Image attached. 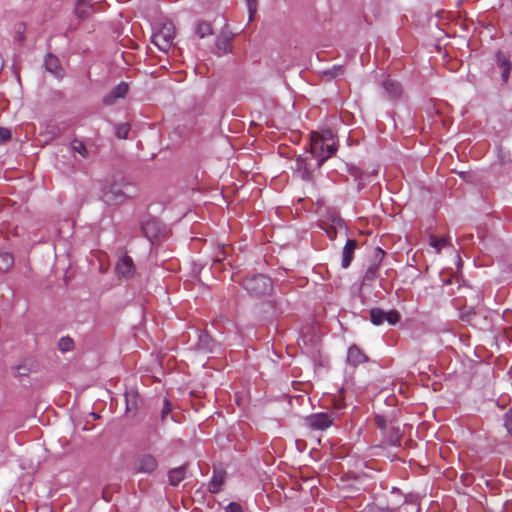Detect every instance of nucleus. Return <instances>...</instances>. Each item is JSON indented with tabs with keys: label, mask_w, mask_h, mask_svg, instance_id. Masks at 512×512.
<instances>
[{
	"label": "nucleus",
	"mask_w": 512,
	"mask_h": 512,
	"mask_svg": "<svg viewBox=\"0 0 512 512\" xmlns=\"http://www.w3.org/2000/svg\"><path fill=\"white\" fill-rule=\"evenodd\" d=\"M337 151L334 134L331 130H324L321 133L312 132L310 137V152L318 159V166L333 156Z\"/></svg>",
	"instance_id": "nucleus-1"
},
{
	"label": "nucleus",
	"mask_w": 512,
	"mask_h": 512,
	"mask_svg": "<svg viewBox=\"0 0 512 512\" xmlns=\"http://www.w3.org/2000/svg\"><path fill=\"white\" fill-rule=\"evenodd\" d=\"M132 191L131 185L124 183V177L120 172L105 179L102 187V199L108 204H118L127 199Z\"/></svg>",
	"instance_id": "nucleus-2"
},
{
	"label": "nucleus",
	"mask_w": 512,
	"mask_h": 512,
	"mask_svg": "<svg viewBox=\"0 0 512 512\" xmlns=\"http://www.w3.org/2000/svg\"><path fill=\"white\" fill-rule=\"evenodd\" d=\"M243 286L250 295L263 297L271 292L272 280L264 274L252 275L245 278Z\"/></svg>",
	"instance_id": "nucleus-3"
},
{
	"label": "nucleus",
	"mask_w": 512,
	"mask_h": 512,
	"mask_svg": "<svg viewBox=\"0 0 512 512\" xmlns=\"http://www.w3.org/2000/svg\"><path fill=\"white\" fill-rule=\"evenodd\" d=\"M175 38V27L171 22H164L152 35V43L162 52L168 53Z\"/></svg>",
	"instance_id": "nucleus-4"
},
{
	"label": "nucleus",
	"mask_w": 512,
	"mask_h": 512,
	"mask_svg": "<svg viewBox=\"0 0 512 512\" xmlns=\"http://www.w3.org/2000/svg\"><path fill=\"white\" fill-rule=\"evenodd\" d=\"M336 418V412L314 413L305 418V424L311 430L324 431L333 425Z\"/></svg>",
	"instance_id": "nucleus-5"
},
{
	"label": "nucleus",
	"mask_w": 512,
	"mask_h": 512,
	"mask_svg": "<svg viewBox=\"0 0 512 512\" xmlns=\"http://www.w3.org/2000/svg\"><path fill=\"white\" fill-rule=\"evenodd\" d=\"M128 92V83L122 81L102 97V104L106 107H113L120 100H124Z\"/></svg>",
	"instance_id": "nucleus-6"
},
{
	"label": "nucleus",
	"mask_w": 512,
	"mask_h": 512,
	"mask_svg": "<svg viewBox=\"0 0 512 512\" xmlns=\"http://www.w3.org/2000/svg\"><path fill=\"white\" fill-rule=\"evenodd\" d=\"M116 274L119 277L131 278L136 271V267L133 259L126 254L124 251H120L118 254V260L115 265Z\"/></svg>",
	"instance_id": "nucleus-7"
},
{
	"label": "nucleus",
	"mask_w": 512,
	"mask_h": 512,
	"mask_svg": "<svg viewBox=\"0 0 512 512\" xmlns=\"http://www.w3.org/2000/svg\"><path fill=\"white\" fill-rule=\"evenodd\" d=\"M370 320L374 325H381L385 321L389 324L394 325L400 320V314L396 310H390L385 312L380 308H373L370 311Z\"/></svg>",
	"instance_id": "nucleus-8"
},
{
	"label": "nucleus",
	"mask_w": 512,
	"mask_h": 512,
	"mask_svg": "<svg viewBox=\"0 0 512 512\" xmlns=\"http://www.w3.org/2000/svg\"><path fill=\"white\" fill-rule=\"evenodd\" d=\"M496 67L501 72V80L506 83L509 79L512 63L509 56L498 51L496 53Z\"/></svg>",
	"instance_id": "nucleus-9"
},
{
	"label": "nucleus",
	"mask_w": 512,
	"mask_h": 512,
	"mask_svg": "<svg viewBox=\"0 0 512 512\" xmlns=\"http://www.w3.org/2000/svg\"><path fill=\"white\" fill-rule=\"evenodd\" d=\"M158 466L154 456L146 454L138 458L136 470L142 473H152Z\"/></svg>",
	"instance_id": "nucleus-10"
},
{
	"label": "nucleus",
	"mask_w": 512,
	"mask_h": 512,
	"mask_svg": "<svg viewBox=\"0 0 512 512\" xmlns=\"http://www.w3.org/2000/svg\"><path fill=\"white\" fill-rule=\"evenodd\" d=\"M44 65H45L46 70L49 73H51L52 75H54L56 78H58V79L63 78L64 69L60 65L59 59L56 56H54L52 54H48L45 57Z\"/></svg>",
	"instance_id": "nucleus-11"
},
{
	"label": "nucleus",
	"mask_w": 512,
	"mask_h": 512,
	"mask_svg": "<svg viewBox=\"0 0 512 512\" xmlns=\"http://www.w3.org/2000/svg\"><path fill=\"white\" fill-rule=\"evenodd\" d=\"M347 360L353 366H358L368 361L367 355L356 345L349 347Z\"/></svg>",
	"instance_id": "nucleus-12"
},
{
	"label": "nucleus",
	"mask_w": 512,
	"mask_h": 512,
	"mask_svg": "<svg viewBox=\"0 0 512 512\" xmlns=\"http://www.w3.org/2000/svg\"><path fill=\"white\" fill-rule=\"evenodd\" d=\"M124 397L126 402V413L129 415H135L140 403V396L138 392L135 390L126 391Z\"/></svg>",
	"instance_id": "nucleus-13"
},
{
	"label": "nucleus",
	"mask_w": 512,
	"mask_h": 512,
	"mask_svg": "<svg viewBox=\"0 0 512 512\" xmlns=\"http://www.w3.org/2000/svg\"><path fill=\"white\" fill-rule=\"evenodd\" d=\"M357 246V241L354 239H348L342 253V267L348 268L353 259V255Z\"/></svg>",
	"instance_id": "nucleus-14"
},
{
	"label": "nucleus",
	"mask_w": 512,
	"mask_h": 512,
	"mask_svg": "<svg viewBox=\"0 0 512 512\" xmlns=\"http://www.w3.org/2000/svg\"><path fill=\"white\" fill-rule=\"evenodd\" d=\"M94 0H77L75 13L79 18H86L93 13Z\"/></svg>",
	"instance_id": "nucleus-15"
},
{
	"label": "nucleus",
	"mask_w": 512,
	"mask_h": 512,
	"mask_svg": "<svg viewBox=\"0 0 512 512\" xmlns=\"http://www.w3.org/2000/svg\"><path fill=\"white\" fill-rule=\"evenodd\" d=\"M186 476V469L184 466L174 468L169 472V482L173 486H177Z\"/></svg>",
	"instance_id": "nucleus-16"
},
{
	"label": "nucleus",
	"mask_w": 512,
	"mask_h": 512,
	"mask_svg": "<svg viewBox=\"0 0 512 512\" xmlns=\"http://www.w3.org/2000/svg\"><path fill=\"white\" fill-rule=\"evenodd\" d=\"M14 264L13 255L10 252H0V272H7Z\"/></svg>",
	"instance_id": "nucleus-17"
},
{
	"label": "nucleus",
	"mask_w": 512,
	"mask_h": 512,
	"mask_svg": "<svg viewBox=\"0 0 512 512\" xmlns=\"http://www.w3.org/2000/svg\"><path fill=\"white\" fill-rule=\"evenodd\" d=\"M383 87L391 98H397L401 94L400 84L392 80L384 81Z\"/></svg>",
	"instance_id": "nucleus-18"
},
{
	"label": "nucleus",
	"mask_w": 512,
	"mask_h": 512,
	"mask_svg": "<svg viewBox=\"0 0 512 512\" xmlns=\"http://www.w3.org/2000/svg\"><path fill=\"white\" fill-rule=\"evenodd\" d=\"M216 47L221 53H229L232 51V38L228 36L218 37Z\"/></svg>",
	"instance_id": "nucleus-19"
},
{
	"label": "nucleus",
	"mask_w": 512,
	"mask_h": 512,
	"mask_svg": "<svg viewBox=\"0 0 512 512\" xmlns=\"http://www.w3.org/2000/svg\"><path fill=\"white\" fill-rule=\"evenodd\" d=\"M224 483V475L222 473H215L209 483V491L211 493H218Z\"/></svg>",
	"instance_id": "nucleus-20"
},
{
	"label": "nucleus",
	"mask_w": 512,
	"mask_h": 512,
	"mask_svg": "<svg viewBox=\"0 0 512 512\" xmlns=\"http://www.w3.org/2000/svg\"><path fill=\"white\" fill-rule=\"evenodd\" d=\"M115 135L117 138L119 139H127L128 138V135H129V132H130V129H131V126L129 123H120V124H116L115 127Z\"/></svg>",
	"instance_id": "nucleus-21"
},
{
	"label": "nucleus",
	"mask_w": 512,
	"mask_h": 512,
	"mask_svg": "<svg viewBox=\"0 0 512 512\" xmlns=\"http://www.w3.org/2000/svg\"><path fill=\"white\" fill-rule=\"evenodd\" d=\"M448 239L446 237H436L431 235L429 238V244L436 250L437 253L441 251L443 247L447 245Z\"/></svg>",
	"instance_id": "nucleus-22"
},
{
	"label": "nucleus",
	"mask_w": 512,
	"mask_h": 512,
	"mask_svg": "<svg viewBox=\"0 0 512 512\" xmlns=\"http://www.w3.org/2000/svg\"><path fill=\"white\" fill-rule=\"evenodd\" d=\"M58 349L63 353L72 351L74 349L73 339L68 336L60 338L58 342Z\"/></svg>",
	"instance_id": "nucleus-23"
},
{
	"label": "nucleus",
	"mask_w": 512,
	"mask_h": 512,
	"mask_svg": "<svg viewBox=\"0 0 512 512\" xmlns=\"http://www.w3.org/2000/svg\"><path fill=\"white\" fill-rule=\"evenodd\" d=\"M196 34L199 38H204L212 34V28L209 23L201 22L197 25Z\"/></svg>",
	"instance_id": "nucleus-24"
},
{
	"label": "nucleus",
	"mask_w": 512,
	"mask_h": 512,
	"mask_svg": "<svg viewBox=\"0 0 512 512\" xmlns=\"http://www.w3.org/2000/svg\"><path fill=\"white\" fill-rule=\"evenodd\" d=\"M71 147H72L73 151L79 153L82 157L87 156V149L82 141L74 140L71 143Z\"/></svg>",
	"instance_id": "nucleus-25"
},
{
	"label": "nucleus",
	"mask_w": 512,
	"mask_h": 512,
	"mask_svg": "<svg viewBox=\"0 0 512 512\" xmlns=\"http://www.w3.org/2000/svg\"><path fill=\"white\" fill-rule=\"evenodd\" d=\"M388 437V441L390 444L397 445L401 437V432L399 431L398 428L395 429L394 427H391V433L388 434Z\"/></svg>",
	"instance_id": "nucleus-26"
},
{
	"label": "nucleus",
	"mask_w": 512,
	"mask_h": 512,
	"mask_svg": "<svg viewBox=\"0 0 512 512\" xmlns=\"http://www.w3.org/2000/svg\"><path fill=\"white\" fill-rule=\"evenodd\" d=\"M248 12H249V20L254 18V15L257 11V0H246Z\"/></svg>",
	"instance_id": "nucleus-27"
},
{
	"label": "nucleus",
	"mask_w": 512,
	"mask_h": 512,
	"mask_svg": "<svg viewBox=\"0 0 512 512\" xmlns=\"http://www.w3.org/2000/svg\"><path fill=\"white\" fill-rule=\"evenodd\" d=\"M171 413V405L167 399L163 400V408L161 411L162 421H166L167 416Z\"/></svg>",
	"instance_id": "nucleus-28"
},
{
	"label": "nucleus",
	"mask_w": 512,
	"mask_h": 512,
	"mask_svg": "<svg viewBox=\"0 0 512 512\" xmlns=\"http://www.w3.org/2000/svg\"><path fill=\"white\" fill-rule=\"evenodd\" d=\"M225 512H243L240 504L231 502L225 507Z\"/></svg>",
	"instance_id": "nucleus-29"
},
{
	"label": "nucleus",
	"mask_w": 512,
	"mask_h": 512,
	"mask_svg": "<svg viewBox=\"0 0 512 512\" xmlns=\"http://www.w3.org/2000/svg\"><path fill=\"white\" fill-rule=\"evenodd\" d=\"M11 138V132L9 129L0 127V143L6 142Z\"/></svg>",
	"instance_id": "nucleus-30"
},
{
	"label": "nucleus",
	"mask_w": 512,
	"mask_h": 512,
	"mask_svg": "<svg viewBox=\"0 0 512 512\" xmlns=\"http://www.w3.org/2000/svg\"><path fill=\"white\" fill-rule=\"evenodd\" d=\"M375 423L377 424V426L381 429V430H386L387 429V422H386V419L383 417V416H380V415H377L375 417Z\"/></svg>",
	"instance_id": "nucleus-31"
},
{
	"label": "nucleus",
	"mask_w": 512,
	"mask_h": 512,
	"mask_svg": "<svg viewBox=\"0 0 512 512\" xmlns=\"http://www.w3.org/2000/svg\"><path fill=\"white\" fill-rule=\"evenodd\" d=\"M505 427L507 431L512 435V410H510L505 417Z\"/></svg>",
	"instance_id": "nucleus-32"
},
{
	"label": "nucleus",
	"mask_w": 512,
	"mask_h": 512,
	"mask_svg": "<svg viewBox=\"0 0 512 512\" xmlns=\"http://www.w3.org/2000/svg\"><path fill=\"white\" fill-rule=\"evenodd\" d=\"M376 271H377V266L369 267L366 272V278L370 279V278L374 277Z\"/></svg>",
	"instance_id": "nucleus-33"
},
{
	"label": "nucleus",
	"mask_w": 512,
	"mask_h": 512,
	"mask_svg": "<svg viewBox=\"0 0 512 512\" xmlns=\"http://www.w3.org/2000/svg\"><path fill=\"white\" fill-rule=\"evenodd\" d=\"M222 257H220L219 255L214 259V263H219L221 261H223L226 257V251H225V248L222 247L221 251H220Z\"/></svg>",
	"instance_id": "nucleus-34"
},
{
	"label": "nucleus",
	"mask_w": 512,
	"mask_h": 512,
	"mask_svg": "<svg viewBox=\"0 0 512 512\" xmlns=\"http://www.w3.org/2000/svg\"><path fill=\"white\" fill-rule=\"evenodd\" d=\"M153 225H154V223H153V222H147V223H145V224L143 225V228H142V229H143V232H144L148 237H150V236L148 235V231H149L150 227H151V226H153Z\"/></svg>",
	"instance_id": "nucleus-35"
},
{
	"label": "nucleus",
	"mask_w": 512,
	"mask_h": 512,
	"mask_svg": "<svg viewBox=\"0 0 512 512\" xmlns=\"http://www.w3.org/2000/svg\"><path fill=\"white\" fill-rule=\"evenodd\" d=\"M327 233H328L329 237L331 239H333L336 235V230L334 228H331L330 230L327 231Z\"/></svg>",
	"instance_id": "nucleus-36"
},
{
	"label": "nucleus",
	"mask_w": 512,
	"mask_h": 512,
	"mask_svg": "<svg viewBox=\"0 0 512 512\" xmlns=\"http://www.w3.org/2000/svg\"><path fill=\"white\" fill-rule=\"evenodd\" d=\"M91 416H93V418L96 419V413L95 412H91Z\"/></svg>",
	"instance_id": "nucleus-37"
},
{
	"label": "nucleus",
	"mask_w": 512,
	"mask_h": 512,
	"mask_svg": "<svg viewBox=\"0 0 512 512\" xmlns=\"http://www.w3.org/2000/svg\"><path fill=\"white\" fill-rule=\"evenodd\" d=\"M82 429H83V430H89V428H87V426H86V425H83Z\"/></svg>",
	"instance_id": "nucleus-38"
},
{
	"label": "nucleus",
	"mask_w": 512,
	"mask_h": 512,
	"mask_svg": "<svg viewBox=\"0 0 512 512\" xmlns=\"http://www.w3.org/2000/svg\"><path fill=\"white\" fill-rule=\"evenodd\" d=\"M103 498L108 501V499L106 498L105 491L103 492Z\"/></svg>",
	"instance_id": "nucleus-39"
}]
</instances>
